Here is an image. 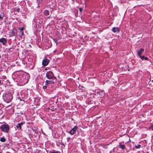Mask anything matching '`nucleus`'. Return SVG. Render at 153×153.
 Instances as JSON below:
<instances>
[{"instance_id":"f257e3e1","label":"nucleus","mask_w":153,"mask_h":153,"mask_svg":"<svg viewBox=\"0 0 153 153\" xmlns=\"http://www.w3.org/2000/svg\"><path fill=\"white\" fill-rule=\"evenodd\" d=\"M2 98L4 101L7 103L10 102L13 98L12 94L9 91L6 92L3 94Z\"/></svg>"},{"instance_id":"f03ea898","label":"nucleus","mask_w":153,"mask_h":153,"mask_svg":"<svg viewBox=\"0 0 153 153\" xmlns=\"http://www.w3.org/2000/svg\"><path fill=\"white\" fill-rule=\"evenodd\" d=\"M0 129L4 132L7 133L9 130V126L7 124H3L1 126Z\"/></svg>"},{"instance_id":"7ed1b4c3","label":"nucleus","mask_w":153,"mask_h":153,"mask_svg":"<svg viewBox=\"0 0 153 153\" xmlns=\"http://www.w3.org/2000/svg\"><path fill=\"white\" fill-rule=\"evenodd\" d=\"M46 76L49 79H52L54 76L53 73L51 71H49L47 73Z\"/></svg>"},{"instance_id":"20e7f679","label":"nucleus","mask_w":153,"mask_h":153,"mask_svg":"<svg viewBox=\"0 0 153 153\" xmlns=\"http://www.w3.org/2000/svg\"><path fill=\"white\" fill-rule=\"evenodd\" d=\"M78 128V127L77 126H75L70 131L69 133L71 135H73L75 132L76 130Z\"/></svg>"},{"instance_id":"39448f33","label":"nucleus","mask_w":153,"mask_h":153,"mask_svg":"<svg viewBox=\"0 0 153 153\" xmlns=\"http://www.w3.org/2000/svg\"><path fill=\"white\" fill-rule=\"evenodd\" d=\"M49 62V61L48 59L45 58L43 60L42 64L44 66H46L48 64Z\"/></svg>"},{"instance_id":"423d86ee","label":"nucleus","mask_w":153,"mask_h":153,"mask_svg":"<svg viewBox=\"0 0 153 153\" xmlns=\"http://www.w3.org/2000/svg\"><path fill=\"white\" fill-rule=\"evenodd\" d=\"M0 42L2 43L3 45H5L7 43V40L5 38H2L0 39Z\"/></svg>"},{"instance_id":"0eeeda50","label":"nucleus","mask_w":153,"mask_h":153,"mask_svg":"<svg viewBox=\"0 0 153 153\" xmlns=\"http://www.w3.org/2000/svg\"><path fill=\"white\" fill-rule=\"evenodd\" d=\"M24 123L22 122L18 123L16 126V127L18 129L21 130L22 128V126L23 125Z\"/></svg>"},{"instance_id":"6e6552de","label":"nucleus","mask_w":153,"mask_h":153,"mask_svg":"<svg viewBox=\"0 0 153 153\" xmlns=\"http://www.w3.org/2000/svg\"><path fill=\"white\" fill-rule=\"evenodd\" d=\"M112 31L114 33L118 32L119 31V28L118 27H114L112 28Z\"/></svg>"},{"instance_id":"1a4fd4ad","label":"nucleus","mask_w":153,"mask_h":153,"mask_svg":"<svg viewBox=\"0 0 153 153\" xmlns=\"http://www.w3.org/2000/svg\"><path fill=\"white\" fill-rule=\"evenodd\" d=\"M144 50L143 49L141 48H140L138 52H137L138 55L139 56L141 55L144 52Z\"/></svg>"},{"instance_id":"9d476101","label":"nucleus","mask_w":153,"mask_h":153,"mask_svg":"<svg viewBox=\"0 0 153 153\" xmlns=\"http://www.w3.org/2000/svg\"><path fill=\"white\" fill-rule=\"evenodd\" d=\"M49 13L50 12L49 11L47 10H45L43 12L44 15L46 16L49 15Z\"/></svg>"},{"instance_id":"9b49d317","label":"nucleus","mask_w":153,"mask_h":153,"mask_svg":"<svg viewBox=\"0 0 153 153\" xmlns=\"http://www.w3.org/2000/svg\"><path fill=\"white\" fill-rule=\"evenodd\" d=\"M45 84L46 85L48 84L49 83L52 84L54 83V81L53 80H47L45 81Z\"/></svg>"},{"instance_id":"f8f14e48","label":"nucleus","mask_w":153,"mask_h":153,"mask_svg":"<svg viewBox=\"0 0 153 153\" xmlns=\"http://www.w3.org/2000/svg\"><path fill=\"white\" fill-rule=\"evenodd\" d=\"M4 16V14L3 13H1L0 14V21L3 20V18Z\"/></svg>"},{"instance_id":"ddd939ff","label":"nucleus","mask_w":153,"mask_h":153,"mask_svg":"<svg viewBox=\"0 0 153 153\" xmlns=\"http://www.w3.org/2000/svg\"><path fill=\"white\" fill-rule=\"evenodd\" d=\"M119 147L123 149H125V146L123 144H121L120 143L119 145Z\"/></svg>"},{"instance_id":"4468645a","label":"nucleus","mask_w":153,"mask_h":153,"mask_svg":"<svg viewBox=\"0 0 153 153\" xmlns=\"http://www.w3.org/2000/svg\"><path fill=\"white\" fill-rule=\"evenodd\" d=\"M60 152L56 150H53L52 151H50V153H60Z\"/></svg>"},{"instance_id":"2eb2a0df","label":"nucleus","mask_w":153,"mask_h":153,"mask_svg":"<svg viewBox=\"0 0 153 153\" xmlns=\"http://www.w3.org/2000/svg\"><path fill=\"white\" fill-rule=\"evenodd\" d=\"M0 140L1 142H4L6 141V139L4 137H1L0 138Z\"/></svg>"},{"instance_id":"dca6fc26","label":"nucleus","mask_w":153,"mask_h":153,"mask_svg":"<svg viewBox=\"0 0 153 153\" xmlns=\"http://www.w3.org/2000/svg\"><path fill=\"white\" fill-rule=\"evenodd\" d=\"M10 35L11 36H14V33L13 31H12L10 33Z\"/></svg>"},{"instance_id":"f3484780","label":"nucleus","mask_w":153,"mask_h":153,"mask_svg":"<svg viewBox=\"0 0 153 153\" xmlns=\"http://www.w3.org/2000/svg\"><path fill=\"white\" fill-rule=\"evenodd\" d=\"M135 147L137 149H139L141 147V145L140 144H138L137 145H135Z\"/></svg>"},{"instance_id":"a211bd4d","label":"nucleus","mask_w":153,"mask_h":153,"mask_svg":"<svg viewBox=\"0 0 153 153\" xmlns=\"http://www.w3.org/2000/svg\"><path fill=\"white\" fill-rule=\"evenodd\" d=\"M143 60L144 59L145 56H142L141 55H140L139 56Z\"/></svg>"},{"instance_id":"6ab92c4d","label":"nucleus","mask_w":153,"mask_h":153,"mask_svg":"<svg viewBox=\"0 0 153 153\" xmlns=\"http://www.w3.org/2000/svg\"><path fill=\"white\" fill-rule=\"evenodd\" d=\"M16 10L17 12H19L20 10V9L19 8H16Z\"/></svg>"},{"instance_id":"aec40b11","label":"nucleus","mask_w":153,"mask_h":153,"mask_svg":"<svg viewBox=\"0 0 153 153\" xmlns=\"http://www.w3.org/2000/svg\"><path fill=\"white\" fill-rule=\"evenodd\" d=\"M79 9L80 12H81L82 10V9L81 7H79Z\"/></svg>"},{"instance_id":"412c9836","label":"nucleus","mask_w":153,"mask_h":153,"mask_svg":"<svg viewBox=\"0 0 153 153\" xmlns=\"http://www.w3.org/2000/svg\"><path fill=\"white\" fill-rule=\"evenodd\" d=\"M103 147L105 149H107L108 148V147L106 145H103Z\"/></svg>"},{"instance_id":"4be33fe9","label":"nucleus","mask_w":153,"mask_h":153,"mask_svg":"<svg viewBox=\"0 0 153 153\" xmlns=\"http://www.w3.org/2000/svg\"><path fill=\"white\" fill-rule=\"evenodd\" d=\"M23 29H24V27H22L21 29L19 28V30H20L21 32H22V31L23 30Z\"/></svg>"},{"instance_id":"5701e85b","label":"nucleus","mask_w":153,"mask_h":153,"mask_svg":"<svg viewBox=\"0 0 153 153\" xmlns=\"http://www.w3.org/2000/svg\"><path fill=\"white\" fill-rule=\"evenodd\" d=\"M148 58L147 57H145L144 59L145 60H148Z\"/></svg>"},{"instance_id":"b1692460","label":"nucleus","mask_w":153,"mask_h":153,"mask_svg":"<svg viewBox=\"0 0 153 153\" xmlns=\"http://www.w3.org/2000/svg\"><path fill=\"white\" fill-rule=\"evenodd\" d=\"M17 99L18 100H19L20 101H22V100L21 99L20 97H18L17 98Z\"/></svg>"},{"instance_id":"393cba45","label":"nucleus","mask_w":153,"mask_h":153,"mask_svg":"<svg viewBox=\"0 0 153 153\" xmlns=\"http://www.w3.org/2000/svg\"><path fill=\"white\" fill-rule=\"evenodd\" d=\"M3 78L4 79H6V77L5 76H3Z\"/></svg>"},{"instance_id":"a878e982","label":"nucleus","mask_w":153,"mask_h":153,"mask_svg":"<svg viewBox=\"0 0 153 153\" xmlns=\"http://www.w3.org/2000/svg\"><path fill=\"white\" fill-rule=\"evenodd\" d=\"M46 88H47V87H46V86H44L43 87V89H46Z\"/></svg>"},{"instance_id":"bb28decb","label":"nucleus","mask_w":153,"mask_h":153,"mask_svg":"<svg viewBox=\"0 0 153 153\" xmlns=\"http://www.w3.org/2000/svg\"><path fill=\"white\" fill-rule=\"evenodd\" d=\"M21 32H22V34H23L24 32L23 31H22Z\"/></svg>"}]
</instances>
